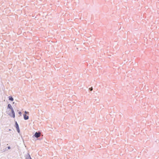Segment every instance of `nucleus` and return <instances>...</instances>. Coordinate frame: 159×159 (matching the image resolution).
<instances>
[{"label":"nucleus","mask_w":159,"mask_h":159,"mask_svg":"<svg viewBox=\"0 0 159 159\" xmlns=\"http://www.w3.org/2000/svg\"><path fill=\"white\" fill-rule=\"evenodd\" d=\"M8 149H10V147H8Z\"/></svg>","instance_id":"12"},{"label":"nucleus","mask_w":159,"mask_h":159,"mask_svg":"<svg viewBox=\"0 0 159 159\" xmlns=\"http://www.w3.org/2000/svg\"><path fill=\"white\" fill-rule=\"evenodd\" d=\"M16 127L17 129V130L18 133L20 132V130L19 129V125L16 122Z\"/></svg>","instance_id":"2"},{"label":"nucleus","mask_w":159,"mask_h":159,"mask_svg":"<svg viewBox=\"0 0 159 159\" xmlns=\"http://www.w3.org/2000/svg\"><path fill=\"white\" fill-rule=\"evenodd\" d=\"M41 135V133L40 132L37 133L36 132L34 136L36 138L39 137Z\"/></svg>","instance_id":"1"},{"label":"nucleus","mask_w":159,"mask_h":159,"mask_svg":"<svg viewBox=\"0 0 159 159\" xmlns=\"http://www.w3.org/2000/svg\"><path fill=\"white\" fill-rule=\"evenodd\" d=\"M9 100L11 101H13V98L12 97H9Z\"/></svg>","instance_id":"6"},{"label":"nucleus","mask_w":159,"mask_h":159,"mask_svg":"<svg viewBox=\"0 0 159 159\" xmlns=\"http://www.w3.org/2000/svg\"><path fill=\"white\" fill-rule=\"evenodd\" d=\"M25 114H26V115L28 114L29 115V112L27 111H25Z\"/></svg>","instance_id":"8"},{"label":"nucleus","mask_w":159,"mask_h":159,"mask_svg":"<svg viewBox=\"0 0 159 159\" xmlns=\"http://www.w3.org/2000/svg\"><path fill=\"white\" fill-rule=\"evenodd\" d=\"M23 116L24 119L25 120H27L29 119V116L27 115H26V114H24Z\"/></svg>","instance_id":"3"},{"label":"nucleus","mask_w":159,"mask_h":159,"mask_svg":"<svg viewBox=\"0 0 159 159\" xmlns=\"http://www.w3.org/2000/svg\"><path fill=\"white\" fill-rule=\"evenodd\" d=\"M8 107L10 109H13L12 107L10 104H9L8 105Z\"/></svg>","instance_id":"4"},{"label":"nucleus","mask_w":159,"mask_h":159,"mask_svg":"<svg viewBox=\"0 0 159 159\" xmlns=\"http://www.w3.org/2000/svg\"><path fill=\"white\" fill-rule=\"evenodd\" d=\"M19 114L20 115H21V112L20 111L19 112Z\"/></svg>","instance_id":"10"},{"label":"nucleus","mask_w":159,"mask_h":159,"mask_svg":"<svg viewBox=\"0 0 159 159\" xmlns=\"http://www.w3.org/2000/svg\"><path fill=\"white\" fill-rule=\"evenodd\" d=\"M13 117L14 118L15 117V113L13 114Z\"/></svg>","instance_id":"9"},{"label":"nucleus","mask_w":159,"mask_h":159,"mask_svg":"<svg viewBox=\"0 0 159 159\" xmlns=\"http://www.w3.org/2000/svg\"><path fill=\"white\" fill-rule=\"evenodd\" d=\"M90 89V90L91 91H92V90H93V88H92H92H91V89Z\"/></svg>","instance_id":"11"},{"label":"nucleus","mask_w":159,"mask_h":159,"mask_svg":"<svg viewBox=\"0 0 159 159\" xmlns=\"http://www.w3.org/2000/svg\"><path fill=\"white\" fill-rule=\"evenodd\" d=\"M11 112H12V114H14L15 113L14 111V110L13 108L12 109H11Z\"/></svg>","instance_id":"7"},{"label":"nucleus","mask_w":159,"mask_h":159,"mask_svg":"<svg viewBox=\"0 0 159 159\" xmlns=\"http://www.w3.org/2000/svg\"><path fill=\"white\" fill-rule=\"evenodd\" d=\"M25 159H31V158L30 155H28L27 156Z\"/></svg>","instance_id":"5"}]
</instances>
